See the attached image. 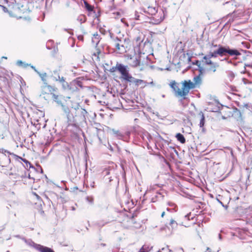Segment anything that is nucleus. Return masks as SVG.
Instances as JSON below:
<instances>
[{
  "label": "nucleus",
  "instance_id": "1",
  "mask_svg": "<svg viewBox=\"0 0 252 252\" xmlns=\"http://www.w3.org/2000/svg\"><path fill=\"white\" fill-rule=\"evenodd\" d=\"M227 54L232 56L240 55V53L236 49H231L229 47H225L220 45H213L208 54L203 57L201 63L203 65H209L206 68L207 72H215L219 65L217 63L212 62L211 58H216L219 56H225Z\"/></svg>",
  "mask_w": 252,
  "mask_h": 252
},
{
  "label": "nucleus",
  "instance_id": "2",
  "mask_svg": "<svg viewBox=\"0 0 252 252\" xmlns=\"http://www.w3.org/2000/svg\"><path fill=\"white\" fill-rule=\"evenodd\" d=\"M159 9L156 7L148 6L147 8H141L140 11H136L135 12V19L138 20H143L144 19V15L142 13V12L144 13H147L149 14L153 15L154 14L157 13Z\"/></svg>",
  "mask_w": 252,
  "mask_h": 252
},
{
  "label": "nucleus",
  "instance_id": "3",
  "mask_svg": "<svg viewBox=\"0 0 252 252\" xmlns=\"http://www.w3.org/2000/svg\"><path fill=\"white\" fill-rule=\"evenodd\" d=\"M113 44L115 47L116 50L119 53L122 54L126 52L127 48L128 40L126 38L121 39L116 38L114 39Z\"/></svg>",
  "mask_w": 252,
  "mask_h": 252
},
{
  "label": "nucleus",
  "instance_id": "4",
  "mask_svg": "<svg viewBox=\"0 0 252 252\" xmlns=\"http://www.w3.org/2000/svg\"><path fill=\"white\" fill-rule=\"evenodd\" d=\"M251 11L249 9L244 10L243 9H238L235 11L231 16L238 19H241L243 22L248 21L250 16Z\"/></svg>",
  "mask_w": 252,
  "mask_h": 252
},
{
  "label": "nucleus",
  "instance_id": "5",
  "mask_svg": "<svg viewBox=\"0 0 252 252\" xmlns=\"http://www.w3.org/2000/svg\"><path fill=\"white\" fill-rule=\"evenodd\" d=\"M194 84L190 80H185L183 82V87L182 88V92H180L179 94L180 97H182L185 99L186 96L187 95L190 89L195 88Z\"/></svg>",
  "mask_w": 252,
  "mask_h": 252
},
{
  "label": "nucleus",
  "instance_id": "6",
  "mask_svg": "<svg viewBox=\"0 0 252 252\" xmlns=\"http://www.w3.org/2000/svg\"><path fill=\"white\" fill-rule=\"evenodd\" d=\"M117 70L122 74V76L124 79L128 81L131 82V79H133L128 73V70L127 69V67L121 63H117Z\"/></svg>",
  "mask_w": 252,
  "mask_h": 252
},
{
  "label": "nucleus",
  "instance_id": "7",
  "mask_svg": "<svg viewBox=\"0 0 252 252\" xmlns=\"http://www.w3.org/2000/svg\"><path fill=\"white\" fill-rule=\"evenodd\" d=\"M164 17V10L160 8L157 13L153 15V19L150 22L154 24H158L163 20Z\"/></svg>",
  "mask_w": 252,
  "mask_h": 252
},
{
  "label": "nucleus",
  "instance_id": "8",
  "mask_svg": "<svg viewBox=\"0 0 252 252\" xmlns=\"http://www.w3.org/2000/svg\"><path fill=\"white\" fill-rule=\"evenodd\" d=\"M41 91L43 94L50 93L52 95L54 94L53 93L55 91V88L50 85H48L47 83L44 84L41 87Z\"/></svg>",
  "mask_w": 252,
  "mask_h": 252
},
{
  "label": "nucleus",
  "instance_id": "9",
  "mask_svg": "<svg viewBox=\"0 0 252 252\" xmlns=\"http://www.w3.org/2000/svg\"><path fill=\"white\" fill-rule=\"evenodd\" d=\"M170 87L174 90L175 92V94L177 97H180V95L179 94L180 92H182V89H180L177 85V84L175 81H172L170 84Z\"/></svg>",
  "mask_w": 252,
  "mask_h": 252
},
{
  "label": "nucleus",
  "instance_id": "10",
  "mask_svg": "<svg viewBox=\"0 0 252 252\" xmlns=\"http://www.w3.org/2000/svg\"><path fill=\"white\" fill-rule=\"evenodd\" d=\"M169 227H168L169 230L172 233L174 230H175L178 227V223L173 219H171L169 223Z\"/></svg>",
  "mask_w": 252,
  "mask_h": 252
},
{
  "label": "nucleus",
  "instance_id": "11",
  "mask_svg": "<svg viewBox=\"0 0 252 252\" xmlns=\"http://www.w3.org/2000/svg\"><path fill=\"white\" fill-rule=\"evenodd\" d=\"M23 240L25 241V242L30 247H33L37 251L39 249L38 246H40L41 245L39 244H35L34 242H33L32 240H26L25 238H23Z\"/></svg>",
  "mask_w": 252,
  "mask_h": 252
},
{
  "label": "nucleus",
  "instance_id": "12",
  "mask_svg": "<svg viewBox=\"0 0 252 252\" xmlns=\"http://www.w3.org/2000/svg\"><path fill=\"white\" fill-rule=\"evenodd\" d=\"M144 39V35L142 33L138 32L137 36L135 38L134 40L135 42V44L137 46H139L143 41Z\"/></svg>",
  "mask_w": 252,
  "mask_h": 252
},
{
  "label": "nucleus",
  "instance_id": "13",
  "mask_svg": "<svg viewBox=\"0 0 252 252\" xmlns=\"http://www.w3.org/2000/svg\"><path fill=\"white\" fill-rule=\"evenodd\" d=\"M130 65L132 67H135L140 65V60L137 57L135 58H130V62L129 63Z\"/></svg>",
  "mask_w": 252,
  "mask_h": 252
},
{
  "label": "nucleus",
  "instance_id": "14",
  "mask_svg": "<svg viewBox=\"0 0 252 252\" xmlns=\"http://www.w3.org/2000/svg\"><path fill=\"white\" fill-rule=\"evenodd\" d=\"M54 79L56 81H59L60 82L62 83L63 86V88H65L67 86V83L66 82L64 79V78L63 77H60L59 75H58V76H53Z\"/></svg>",
  "mask_w": 252,
  "mask_h": 252
},
{
  "label": "nucleus",
  "instance_id": "15",
  "mask_svg": "<svg viewBox=\"0 0 252 252\" xmlns=\"http://www.w3.org/2000/svg\"><path fill=\"white\" fill-rule=\"evenodd\" d=\"M99 35L98 34L97 32H96L93 34V37H92V42L94 44L97 45L99 42Z\"/></svg>",
  "mask_w": 252,
  "mask_h": 252
},
{
  "label": "nucleus",
  "instance_id": "16",
  "mask_svg": "<svg viewBox=\"0 0 252 252\" xmlns=\"http://www.w3.org/2000/svg\"><path fill=\"white\" fill-rule=\"evenodd\" d=\"M38 251L40 252H54L51 248L43 246H38Z\"/></svg>",
  "mask_w": 252,
  "mask_h": 252
},
{
  "label": "nucleus",
  "instance_id": "17",
  "mask_svg": "<svg viewBox=\"0 0 252 252\" xmlns=\"http://www.w3.org/2000/svg\"><path fill=\"white\" fill-rule=\"evenodd\" d=\"M201 83V79L199 75L195 76L193 78V84H194V86L196 87L197 86L200 85Z\"/></svg>",
  "mask_w": 252,
  "mask_h": 252
},
{
  "label": "nucleus",
  "instance_id": "18",
  "mask_svg": "<svg viewBox=\"0 0 252 252\" xmlns=\"http://www.w3.org/2000/svg\"><path fill=\"white\" fill-rule=\"evenodd\" d=\"M176 137L177 140L180 141L181 143H185L186 142V139L184 136L181 133H177L176 135Z\"/></svg>",
  "mask_w": 252,
  "mask_h": 252
},
{
  "label": "nucleus",
  "instance_id": "19",
  "mask_svg": "<svg viewBox=\"0 0 252 252\" xmlns=\"http://www.w3.org/2000/svg\"><path fill=\"white\" fill-rule=\"evenodd\" d=\"M113 134L118 138L122 139L123 137L122 133L119 130H115L114 129H112L111 130Z\"/></svg>",
  "mask_w": 252,
  "mask_h": 252
},
{
  "label": "nucleus",
  "instance_id": "20",
  "mask_svg": "<svg viewBox=\"0 0 252 252\" xmlns=\"http://www.w3.org/2000/svg\"><path fill=\"white\" fill-rule=\"evenodd\" d=\"M39 76L40 77L42 81L43 82L44 84L47 83L46 82V77H47V74L46 73H41L40 72H38L37 73Z\"/></svg>",
  "mask_w": 252,
  "mask_h": 252
},
{
  "label": "nucleus",
  "instance_id": "21",
  "mask_svg": "<svg viewBox=\"0 0 252 252\" xmlns=\"http://www.w3.org/2000/svg\"><path fill=\"white\" fill-rule=\"evenodd\" d=\"M52 97H53L54 100L55 102H56L58 104L61 105L62 104V102H61V100L60 99V97H59V95H56L55 94H54L52 95Z\"/></svg>",
  "mask_w": 252,
  "mask_h": 252
},
{
  "label": "nucleus",
  "instance_id": "22",
  "mask_svg": "<svg viewBox=\"0 0 252 252\" xmlns=\"http://www.w3.org/2000/svg\"><path fill=\"white\" fill-rule=\"evenodd\" d=\"M16 64L17 65L22 66L23 68H26L28 66L30 65V64L26 63L20 60L18 61L16 63Z\"/></svg>",
  "mask_w": 252,
  "mask_h": 252
},
{
  "label": "nucleus",
  "instance_id": "23",
  "mask_svg": "<svg viewBox=\"0 0 252 252\" xmlns=\"http://www.w3.org/2000/svg\"><path fill=\"white\" fill-rule=\"evenodd\" d=\"M86 20V17L84 15H80L77 18V21L81 24L84 23Z\"/></svg>",
  "mask_w": 252,
  "mask_h": 252
},
{
  "label": "nucleus",
  "instance_id": "24",
  "mask_svg": "<svg viewBox=\"0 0 252 252\" xmlns=\"http://www.w3.org/2000/svg\"><path fill=\"white\" fill-rule=\"evenodd\" d=\"M62 106V108L64 112L66 114L67 117L69 116L70 110L68 107L65 106V105L61 104Z\"/></svg>",
  "mask_w": 252,
  "mask_h": 252
},
{
  "label": "nucleus",
  "instance_id": "25",
  "mask_svg": "<svg viewBox=\"0 0 252 252\" xmlns=\"http://www.w3.org/2000/svg\"><path fill=\"white\" fill-rule=\"evenodd\" d=\"M158 187V185L155 184L153 185H150L149 187H148L147 189L146 193L154 190L156 189V188Z\"/></svg>",
  "mask_w": 252,
  "mask_h": 252
},
{
  "label": "nucleus",
  "instance_id": "26",
  "mask_svg": "<svg viewBox=\"0 0 252 252\" xmlns=\"http://www.w3.org/2000/svg\"><path fill=\"white\" fill-rule=\"evenodd\" d=\"M204 124H205V117H204V115L203 114H202L201 118V119L200 121V124H199L200 127H203Z\"/></svg>",
  "mask_w": 252,
  "mask_h": 252
},
{
  "label": "nucleus",
  "instance_id": "27",
  "mask_svg": "<svg viewBox=\"0 0 252 252\" xmlns=\"http://www.w3.org/2000/svg\"><path fill=\"white\" fill-rule=\"evenodd\" d=\"M131 80L132 81L131 82H133L136 85H139V84H140L143 82V81L142 80L134 79V78H133V79H131Z\"/></svg>",
  "mask_w": 252,
  "mask_h": 252
},
{
  "label": "nucleus",
  "instance_id": "28",
  "mask_svg": "<svg viewBox=\"0 0 252 252\" xmlns=\"http://www.w3.org/2000/svg\"><path fill=\"white\" fill-rule=\"evenodd\" d=\"M86 200L90 204H93L94 202V198L92 196L86 197Z\"/></svg>",
  "mask_w": 252,
  "mask_h": 252
},
{
  "label": "nucleus",
  "instance_id": "29",
  "mask_svg": "<svg viewBox=\"0 0 252 252\" xmlns=\"http://www.w3.org/2000/svg\"><path fill=\"white\" fill-rule=\"evenodd\" d=\"M117 70V65L115 66H113L112 68H111L109 70L110 72H114L116 71Z\"/></svg>",
  "mask_w": 252,
  "mask_h": 252
},
{
  "label": "nucleus",
  "instance_id": "30",
  "mask_svg": "<svg viewBox=\"0 0 252 252\" xmlns=\"http://www.w3.org/2000/svg\"><path fill=\"white\" fill-rule=\"evenodd\" d=\"M22 160H23V161L24 162H25V163H26V167H28V165H30L31 166V164H30V163L28 161H27L26 159H22Z\"/></svg>",
  "mask_w": 252,
  "mask_h": 252
},
{
  "label": "nucleus",
  "instance_id": "31",
  "mask_svg": "<svg viewBox=\"0 0 252 252\" xmlns=\"http://www.w3.org/2000/svg\"><path fill=\"white\" fill-rule=\"evenodd\" d=\"M86 8L87 9L89 10V11H92L93 10V8L92 7V6L88 4H86Z\"/></svg>",
  "mask_w": 252,
  "mask_h": 252
},
{
  "label": "nucleus",
  "instance_id": "32",
  "mask_svg": "<svg viewBox=\"0 0 252 252\" xmlns=\"http://www.w3.org/2000/svg\"><path fill=\"white\" fill-rule=\"evenodd\" d=\"M8 3L7 0H0V6L1 4Z\"/></svg>",
  "mask_w": 252,
  "mask_h": 252
},
{
  "label": "nucleus",
  "instance_id": "33",
  "mask_svg": "<svg viewBox=\"0 0 252 252\" xmlns=\"http://www.w3.org/2000/svg\"><path fill=\"white\" fill-rule=\"evenodd\" d=\"M29 66H31V67L35 71V72H36L37 73H38V72H39V71L36 69L35 67L34 66L32 65L31 64H30V65H29Z\"/></svg>",
  "mask_w": 252,
  "mask_h": 252
},
{
  "label": "nucleus",
  "instance_id": "34",
  "mask_svg": "<svg viewBox=\"0 0 252 252\" xmlns=\"http://www.w3.org/2000/svg\"><path fill=\"white\" fill-rule=\"evenodd\" d=\"M0 153H4V154H5V153H9V152L8 151H7L6 150H4L3 149H0Z\"/></svg>",
  "mask_w": 252,
  "mask_h": 252
},
{
  "label": "nucleus",
  "instance_id": "35",
  "mask_svg": "<svg viewBox=\"0 0 252 252\" xmlns=\"http://www.w3.org/2000/svg\"><path fill=\"white\" fill-rule=\"evenodd\" d=\"M249 21L250 23L252 24V11L251 12Z\"/></svg>",
  "mask_w": 252,
  "mask_h": 252
},
{
  "label": "nucleus",
  "instance_id": "36",
  "mask_svg": "<svg viewBox=\"0 0 252 252\" xmlns=\"http://www.w3.org/2000/svg\"><path fill=\"white\" fill-rule=\"evenodd\" d=\"M78 39L79 40L83 41V35H79V36H78Z\"/></svg>",
  "mask_w": 252,
  "mask_h": 252
},
{
  "label": "nucleus",
  "instance_id": "37",
  "mask_svg": "<svg viewBox=\"0 0 252 252\" xmlns=\"http://www.w3.org/2000/svg\"><path fill=\"white\" fill-rule=\"evenodd\" d=\"M2 4H1V5H0V6L2 7L3 11H4V12L7 11V8H6L5 6H4L2 5Z\"/></svg>",
  "mask_w": 252,
  "mask_h": 252
},
{
  "label": "nucleus",
  "instance_id": "38",
  "mask_svg": "<svg viewBox=\"0 0 252 252\" xmlns=\"http://www.w3.org/2000/svg\"><path fill=\"white\" fill-rule=\"evenodd\" d=\"M190 216V213L188 214L187 215H186L185 216V218L187 219L188 220H189V216Z\"/></svg>",
  "mask_w": 252,
  "mask_h": 252
},
{
  "label": "nucleus",
  "instance_id": "39",
  "mask_svg": "<svg viewBox=\"0 0 252 252\" xmlns=\"http://www.w3.org/2000/svg\"><path fill=\"white\" fill-rule=\"evenodd\" d=\"M196 64L198 66V67H200V63H199V61H197V62H196Z\"/></svg>",
  "mask_w": 252,
  "mask_h": 252
},
{
  "label": "nucleus",
  "instance_id": "40",
  "mask_svg": "<svg viewBox=\"0 0 252 252\" xmlns=\"http://www.w3.org/2000/svg\"><path fill=\"white\" fill-rule=\"evenodd\" d=\"M164 215H165V212H163L161 215V217L163 218L164 217Z\"/></svg>",
  "mask_w": 252,
  "mask_h": 252
},
{
  "label": "nucleus",
  "instance_id": "41",
  "mask_svg": "<svg viewBox=\"0 0 252 252\" xmlns=\"http://www.w3.org/2000/svg\"><path fill=\"white\" fill-rule=\"evenodd\" d=\"M104 174L105 175H108L109 174L108 172L106 170V171H104Z\"/></svg>",
  "mask_w": 252,
  "mask_h": 252
},
{
  "label": "nucleus",
  "instance_id": "42",
  "mask_svg": "<svg viewBox=\"0 0 252 252\" xmlns=\"http://www.w3.org/2000/svg\"><path fill=\"white\" fill-rule=\"evenodd\" d=\"M179 250H180V251H182V252H184L183 249V248H180V249H179Z\"/></svg>",
  "mask_w": 252,
  "mask_h": 252
},
{
  "label": "nucleus",
  "instance_id": "43",
  "mask_svg": "<svg viewBox=\"0 0 252 252\" xmlns=\"http://www.w3.org/2000/svg\"><path fill=\"white\" fill-rule=\"evenodd\" d=\"M68 33H69L70 34H72V32L71 31H68Z\"/></svg>",
  "mask_w": 252,
  "mask_h": 252
},
{
  "label": "nucleus",
  "instance_id": "44",
  "mask_svg": "<svg viewBox=\"0 0 252 252\" xmlns=\"http://www.w3.org/2000/svg\"><path fill=\"white\" fill-rule=\"evenodd\" d=\"M164 249H165V248H162L161 250H158V252H161V250H164Z\"/></svg>",
  "mask_w": 252,
  "mask_h": 252
},
{
  "label": "nucleus",
  "instance_id": "45",
  "mask_svg": "<svg viewBox=\"0 0 252 252\" xmlns=\"http://www.w3.org/2000/svg\"><path fill=\"white\" fill-rule=\"evenodd\" d=\"M207 251L210 252V249L209 248H207Z\"/></svg>",
  "mask_w": 252,
  "mask_h": 252
},
{
  "label": "nucleus",
  "instance_id": "46",
  "mask_svg": "<svg viewBox=\"0 0 252 252\" xmlns=\"http://www.w3.org/2000/svg\"><path fill=\"white\" fill-rule=\"evenodd\" d=\"M129 134H130V132H126V135H129Z\"/></svg>",
  "mask_w": 252,
  "mask_h": 252
},
{
  "label": "nucleus",
  "instance_id": "47",
  "mask_svg": "<svg viewBox=\"0 0 252 252\" xmlns=\"http://www.w3.org/2000/svg\"><path fill=\"white\" fill-rule=\"evenodd\" d=\"M219 239H221V235L219 234Z\"/></svg>",
  "mask_w": 252,
  "mask_h": 252
},
{
  "label": "nucleus",
  "instance_id": "48",
  "mask_svg": "<svg viewBox=\"0 0 252 252\" xmlns=\"http://www.w3.org/2000/svg\"><path fill=\"white\" fill-rule=\"evenodd\" d=\"M94 183H93V185H91V186H92L93 188H94Z\"/></svg>",
  "mask_w": 252,
  "mask_h": 252
},
{
  "label": "nucleus",
  "instance_id": "49",
  "mask_svg": "<svg viewBox=\"0 0 252 252\" xmlns=\"http://www.w3.org/2000/svg\"><path fill=\"white\" fill-rule=\"evenodd\" d=\"M169 252H173V251L171 250H169Z\"/></svg>",
  "mask_w": 252,
  "mask_h": 252
},
{
  "label": "nucleus",
  "instance_id": "50",
  "mask_svg": "<svg viewBox=\"0 0 252 252\" xmlns=\"http://www.w3.org/2000/svg\"><path fill=\"white\" fill-rule=\"evenodd\" d=\"M162 97H165V95H164V94H163V95H162Z\"/></svg>",
  "mask_w": 252,
  "mask_h": 252
},
{
  "label": "nucleus",
  "instance_id": "51",
  "mask_svg": "<svg viewBox=\"0 0 252 252\" xmlns=\"http://www.w3.org/2000/svg\"><path fill=\"white\" fill-rule=\"evenodd\" d=\"M116 13L117 15H119V12H117Z\"/></svg>",
  "mask_w": 252,
  "mask_h": 252
},
{
  "label": "nucleus",
  "instance_id": "52",
  "mask_svg": "<svg viewBox=\"0 0 252 252\" xmlns=\"http://www.w3.org/2000/svg\"><path fill=\"white\" fill-rule=\"evenodd\" d=\"M72 210H75V208L74 207H72Z\"/></svg>",
  "mask_w": 252,
  "mask_h": 252
},
{
  "label": "nucleus",
  "instance_id": "53",
  "mask_svg": "<svg viewBox=\"0 0 252 252\" xmlns=\"http://www.w3.org/2000/svg\"><path fill=\"white\" fill-rule=\"evenodd\" d=\"M2 58H4V59H6L7 58L6 57H3Z\"/></svg>",
  "mask_w": 252,
  "mask_h": 252
},
{
  "label": "nucleus",
  "instance_id": "54",
  "mask_svg": "<svg viewBox=\"0 0 252 252\" xmlns=\"http://www.w3.org/2000/svg\"><path fill=\"white\" fill-rule=\"evenodd\" d=\"M167 211H169V208H167Z\"/></svg>",
  "mask_w": 252,
  "mask_h": 252
},
{
  "label": "nucleus",
  "instance_id": "55",
  "mask_svg": "<svg viewBox=\"0 0 252 252\" xmlns=\"http://www.w3.org/2000/svg\"><path fill=\"white\" fill-rule=\"evenodd\" d=\"M7 252H9V251H7Z\"/></svg>",
  "mask_w": 252,
  "mask_h": 252
}]
</instances>
